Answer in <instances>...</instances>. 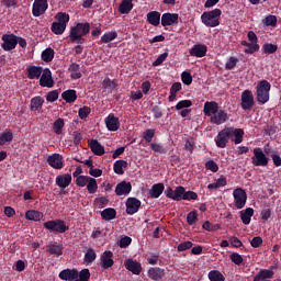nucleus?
Wrapping results in <instances>:
<instances>
[{
    "label": "nucleus",
    "instance_id": "864d4df0",
    "mask_svg": "<svg viewBox=\"0 0 281 281\" xmlns=\"http://www.w3.org/2000/svg\"><path fill=\"white\" fill-rule=\"evenodd\" d=\"M199 199V194L194 191H186L182 194V201H196Z\"/></svg>",
    "mask_w": 281,
    "mask_h": 281
},
{
    "label": "nucleus",
    "instance_id": "8fccbe9b",
    "mask_svg": "<svg viewBox=\"0 0 281 281\" xmlns=\"http://www.w3.org/2000/svg\"><path fill=\"white\" fill-rule=\"evenodd\" d=\"M87 190L89 194H95V192H98V180L90 177L88 180Z\"/></svg>",
    "mask_w": 281,
    "mask_h": 281
},
{
    "label": "nucleus",
    "instance_id": "aec40b11",
    "mask_svg": "<svg viewBox=\"0 0 281 281\" xmlns=\"http://www.w3.org/2000/svg\"><path fill=\"white\" fill-rule=\"evenodd\" d=\"M161 25L162 27H168L170 25H175V23H179V14L178 13H164L161 15Z\"/></svg>",
    "mask_w": 281,
    "mask_h": 281
},
{
    "label": "nucleus",
    "instance_id": "473e14b6",
    "mask_svg": "<svg viewBox=\"0 0 281 281\" xmlns=\"http://www.w3.org/2000/svg\"><path fill=\"white\" fill-rule=\"evenodd\" d=\"M117 216V211L113 207H108L101 211V218L103 221H115Z\"/></svg>",
    "mask_w": 281,
    "mask_h": 281
},
{
    "label": "nucleus",
    "instance_id": "4be33fe9",
    "mask_svg": "<svg viewBox=\"0 0 281 281\" xmlns=\"http://www.w3.org/2000/svg\"><path fill=\"white\" fill-rule=\"evenodd\" d=\"M55 183L61 190H65L66 188H69V186H71V175L64 173V175L57 176L56 179H55Z\"/></svg>",
    "mask_w": 281,
    "mask_h": 281
},
{
    "label": "nucleus",
    "instance_id": "7c9ffc66",
    "mask_svg": "<svg viewBox=\"0 0 281 281\" xmlns=\"http://www.w3.org/2000/svg\"><path fill=\"white\" fill-rule=\"evenodd\" d=\"M212 124H225L227 122V114L223 110H218L213 116H211Z\"/></svg>",
    "mask_w": 281,
    "mask_h": 281
},
{
    "label": "nucleus",
    "instance_id": "f704fd0d",
    "mask_svg": "<svg viewBox=\"0 0 281 281\" xmlns=\"http://www.w3.org/2000/svg\"><path fill=\"white\" fill-rule=\"evenodd\" d=\"M46 251L50 256H63V245H58V243L50 244L47 246Z\"/></svg>",
    "mask_w": 281,
    "mask_h": 281
},
{
    "label": "nucleus",
    "instance_id": "9d476101",
    "mask_svg": "<svg viewBox=\"0 0 281 281\" xmlns=\"http://www.w3.org/2000/svg\"><path fill=\"white\" fill-rule=\"evenodd\" d=\"M47 164L50 168H54V170H63L65 167V160L60 154H52L48 156Z\"/></svg>",
    "mask_w": 281,
    "mask_h": 281
},
{
    "label": "nucleus",
    "instance_id": "ea45409f",
    "mask_svg": "<svg viewBox=\"0 0 281 281\" xmlns=\"http://www.w3.org/2000/svg\"><path fill=\"white\" fill-rule=\"evenodd\" d=\"M131 10H133V0H122L119 12L121 14H130Z\"/></svg>",
    "mask_w": 281,
    "mask_h": 281
},
{
    "label": "nucleus",
    "instance_id": "58836bf2",
    "mask_svg": "<svg viewBox=\"0 0 281 281\" xmlns=\"http://www.w3.org/2000/svg\"><path fill=\"white\" fill-rule=\"evenodd\" d=\"M241 45L244 47H248L246 49H244V54H256V52L260 50V45L259 44H252L251 42H247V41H241Z\"/></svg>",
    "mask_w": 281,
    "mask_h": 281
},
{
    "label": "nucleus",
    "instance_id": "72a5a7b5",
    "mask_svg": "<svg viewBox=\"0 0 281 281\" xmlns=\"http://www.w3.org/2000/svg\"><path fill=\"white\" fill-rule=\"evenodd\" d=\"M239 214L243 224L249 225V223H251V216H254V209L247 207L246 210L240 211Z\"/></svg>",
    "mask_w": 281,
    "mask_h": 281
},
{
    "label": "nucleus",
    "instance_id": "f8f14e48",
    "mask_svg": "<svg viewBox=\"0 0 281 281\" xmlns=\"http://www.w3.org/2000/svg\"><path fill=\"white\" fill-rule=\"evenodd\" d=\"M47 8H49L47 0H34L32 9L33 16H42V14L47 12Z\"/></svg>",
    "mask_w": 281,
    "mask_h": 281
},
{
    "label": "nucleus",
    "instance_id": "37998d69",
    "mask_svg": "<svg viewBox=\"0 0 281 281\" xmlns=\"http://www.w3.org/2000/svg\"><path fill=\"white\" fill-rule=\"evenodd\" d=\"M63 128H65V120L59 117L53 124V131L56 135H63Z\"/></svg>",
    "mask_w": 281,
    "mask_h": 281
},
{
    "label": "nucleus",
    "instance_id": "7ed1b4c3",
    "mask_svg": "<svg viewBox=\"0 0 281 281\" xmlns=\"http://www.w3.org/2000/svg\"><path fill=\"white\" fill-rule=\"evenodd\" d=\"M43 227L50 232V234H65V232H69V226H67V222L63 220H50L43 224Z\"/></svg>",
    "mask_w": 281,
    "mask_h": 281
},
{
    "label": "nucleus",
    "instance_id": "774afa93",
    "mask_svg": "<svg viewBox=\"0 0 281 281\" xmlns=\"http://www.w3.org/2000/svg\"><path fill=\"white\" fill-rule=\"evenodd\" d=\"M46 100H47L48 102H56V100H58V90L49 91V92L46 94Z\"/></svg>",
    "mask_w": 281,
    "mask_h": 281
},
{
    "label": "nucleus",
    "instance_id": "ddd939ff",
    "mask_svg": "<svg viewBox=\"0 0 281 281\" xmlns=\"http://www.w3.org/2000/svg\"><path fill=\"white\" fill-rule=\"evenodd\" d=\"M100 261L101 269H111V267L115 265V261H113V252L111 250H105L103 254H101Z\"/></svg>",
    "mask_w": 281,
    "mask_h": 281
},
{
    "label": "nucleus",
    "instance_id": "bf43d9fd",
    "mask_svg": "<svg viewBox=\"0 0 281 281\" xmlns=\"http://www.w3.org/2000/svg\"><path fill=\"white\" fill-rule=\"evenodd\" d=\"M265 25H267V27H276V25H278V18L276 15L266 16Z\"/></svg>",
    "mask_w": 281,
    "mask_h": 281
},
{
    "label": "nucleus",
    "instance_id": "f03ea898",
    "mask_svg": "<svg viewBox=\"0 0 281 281\" xmlns=\"http://www.w3.org/2000/svg\"><path fill=\"white\" fill-rule=\"evenodd\" d=\"M221 9H214L212 11H205L201 14V21L205 27H218L221 25Z\"/></svg>",
    "mask_w": 281,
    "mask_h": 281
},
{
    "label": "nucleus",
    "instance_id": "de8ad7c7",
    "mask_svg": "<svg viewBox=\"0 0 281 281\" xmlns=\"http://www.w3.org/2000/svg\"><path fill=\"white\" fill-rule=\"evenodd\" d=\"M25 218H27V221H41L43 214L38 211L31 210L25 213Z\"/></svg>",
    "mask_w": 281,
    "mask_h": 281
},
{
    "label": "nucleus",
    "instance_id": "e2e57ef3",
    "mask_svg": "<svg viewBox=\"0 0 281 281\" xmlns=\"http://www.w3.org/2000/svg\"><path fill=\"white\" fill-rule=\"evenodd\" d=\"M192 102L190 100H181L176 104V111H181V109H190Z\"/></svg>",
    "mask_w": 281,
    "mask_h": 281
},
{
    "label": "nucleus",
    "instance_id": "dca6fc26",
    "mask_svg": "<svg viewBox=\"0 0 281 281\" xmlns=\"http://www.w3.org/2000/svg\"><path fill=\"white\" fill-rule=\"evenodd\" d=\"M40 85L42 87H47L48 89L54 87V79L52 78V70H49V68H45L44 71H42V76H40Z\"/></svg>",
    "mask_w": 281,
    "mask_h": 281
},
{
    "label": "nucleus",
    "instance_id": "3c124183",
    "mask_svg": "<svg viewBox=\"0 0 281 281\" xmlns=\"http://www.w3.org/2000/svg\"><path fill=\"white\" fill-rule=\"evenodd\" d=\"M184 188L182 186L177 187L173 190V195L171 196L172 201H183Z\"/></svg>",
    "mask_w": 281,
    "mask_h": 281
},
{
    "label": "nucleus",
    "instance_id": "603ef678",
    "mask_svg": "<svg viewBox=\"0 0 281 281\" xmlns=\"http://www.w3.org/2000/svg\"><path fill=\"white\" fill-rule=\"evenodd\" d=\"M278 52V45L266 43L262 45L263 54H276Z\"/></svg>",
    "mask_w": 281,
    "mask_h": 281
},
{
    "label": "nucleus",
    "instance_id": "a19ab883",
    "mask_svg": "<svg viewBox=\"0 0 281 281\" xmlns=\"http://www.w3.org/2000/svg\"><path fill=\"white\" fill-rule=\"evenodd\" d=\"M12 139H14V134L12 133V131L8 130L0 133V146H5V144H10Z\"/></svg>",
    "mask_w": 281,
    "mask_h": 281
},
{
    "label": "nucleus",
    "instance_id": "6e6552de",
    "mask_svg": "<svg viewBox=\"0 0 281 281\" xmlns=\"http://www.w3.org/2000/svg\"><path fill=\"white\" fill-rule=\"evenodd\" d=\"M2 41V49H4V52H12V49H16V45H19L18 37L14 34H4Z\"/></svg>",
    "mask_w": 281,
    "mask_h": 281
},
{
    "label": "nucleus",
    "instance_id": "338daca9",
    "mask_svg": "<svg viewBox=\"0 0 281 281\" xmlns=\"http://www.w3.org/2000/svg\"><path fill=\"white\" fill-rule=\"evenodd\" d=\"M205 168L211 172H216L218 170V165L214 160H209L205 162Z\"/></svg>",
    "mask_w": 281,
    "mask_h": 281
},
{
    "label": "nucleus",
    "instance_id": "680f3d73",
    "mask_svg": "<svg viewBox=\"0 0 281 281\" xmlns=\"http://www.w3.org/2000/svg\"><path fill=\"white\" fill-rule=\"evenodd\" d=\"M229 259L232 262H234V265H237L238 267H240V265H243V256H240V254H238V252L231 254Z\"/></svg>",
    "mask_w": 281,
    "mask_h": 281
},
{
    "label": "nucleus",
    "instance_id": "39448f33",
    "mask_svg": "<svg viewBox=\"0 0 281 281\" xmlns=\"http://www.w3.org/2000/svg\"><path fill=\"white\" fill-rule=\"evenodd\" d=\"M233 198L235 207L237 210H243L247 205V192L243 188H237L233 191Z\"/></svg>",
    "mask_w": 281,
    "mask_h": 281
},
{
    "label": "nucleus",
    "instance_id": "393cba45",
    "mask_svg": "<svg viewBox=\"0 0 281 281\" xmlns=\"http://www.w3.org/2000/svg\"><path fill=\"white\" fill-rule=\"evenodd\" d=\"M43 71H44L43 67H41V66H29L26 68V74H27L29 80H35V79L41 78Z\"/></svg>",
    "mask_w": 281,
    "mask_h": 281
},
{
    "label": "nucleus",
    "instance_id": "2f4dec72",
    "mask_svg": "<svg viewBox=\"0 0 281 281\" xmlns=\"http://www.w3.org/2000/svg\"><path fill=\"white\" fill-rule=\"evenodd\" d=\"M68 71H70V78L72 80H80V78H82V72H80V64H70V66L68 67Z\"/></svg>",
    "mask_w": 281,
    "mask_h": 281
},
{
    "label": "nucleus",
    "instance_id": "b1692460",
    "mask_svg": "<svg viewBox=\"0 0 281 281\" xmlns=\"http://www.w3.org/2000/svg\"><path fill=\"white\" fill-rule=\"evenodd\" d=\"M105 126L108 131H119L120 130V119L116 117L114 114H110L105 117Z\"/></svg>",
    "mask_w": 281,
    "mask_h": 281
},
{
    "label": "nucleus",
    "instance_id": "412c9836",
    "mask_svg": "<svg viewBox=\"0 0 281 281\" xmlns=\"http://www.w3.org/2000/svg\"><path fill=\"white\" fill-rule=\"evenodd\" d=\"M58 278L65 281L78 280V270L77 269H64L59 272Z\"/></svg>",
    "mask_w": 281,
    "mask_h": 281
},
{
    "label": "nucleus",
    "instance_id": "c9c22d12",
    "mask_svg": "<svg viewBox=\"0 0 281 281\" xmlns=\"http://www.w3.org/2000/svg\"><path fill=\"white\" fill-rule=\"evenodd\" d=\"M63 100L67 102L68 104H71L72 102H76L78 100V94L76 90H66L61 93Z\"/></svg>",
    "mask_w": 281,
    "mask_h": 281
},
{
    "label": "nucleus",
    "instance_id": "f3484780",
    "mask_svg": "<svg viewBox=\"0 0 281 281\" xmlns=\"http://www.w3.org/2000/svg\"><path fill=\"white\" fill-rule=\"evenodd\" d=\"M189 54L195 58H203L207 55V46L205 44H194Z\"/></svg>",
    "mask_w": 281,
    "mask_h": 281
},
{
    "label": "nucleus",
    "instance_id": "20e7f679",
    "mask_svg": "<svg viewBox=\"0 0 281 281\" xmlns=\"http://www.w3.org/2000/svg\"><path fill=\"white\" fill-rule=\"evenodd\" d=\"M269 91H271V83L267 80H261L257 85V102L259 104H267L269 102Z\"/></svg>",
    "mask_w": 281,
    "mask_h": 281
},
{
    "label": "nucleus",
    "instance_id": "e433bc0d",
    "mask_svg": "<svg viewBox=\"0 0 281 281\" xmlns=\"http://www.w3.org/2000/svg\"><path fill=\"white\" fill-rule=\"evenodd\" d=\"M95 258H98V254L95 252V249L88 248L83 257V262L86 265H93V262H95Z\"/></svg>",
    "mask_w": 281,
    "mask_h": 281
},
{
    "label": "nucleus",
    "instance_id": "13d9d810",
    "mask_svg": "<svg viewBox=\"0 0 281 281\" xmlns=\"http://www.w3.org/2000/svg\"><path fill=\"white\" fill-rule=\"evenodd\" d=\"M196 221H199V214L196 213V211L189 212L187 215L188 225H194V223H196Z\"/></svg>",
    "mask_w": 281,
    "mask_h": 281
},
{
    "label": "nucleus",
    "instance_id": "6ab92c4d",
    "mask_svg": "<svg viewBox=\"0 0 281 281\" xmlns=\"http://www.w3.org/2000/svg\"><path fill=\"white\" fill-rule=\"evenodd\" d=\"M231 142L234 144H243V137H245V131L243 128L228 127Z\"/></svg>",
    "mask_w": 281,
    "mask_h": 281
},
{
    "label": "nucleus",
    "instance_id": "1a4fd4ad",
    "mask_svg": "<svg viewBox=\"0 0 281 281\" xmlns=\"http://www.w3.org/2000/svg\"><path fill=\"white\" fill-rule=\"evenodd\" d=\"M229 128L225 127L224 130L220 131L217 136L215 137V144L217 148H226L227 143L229 142L231 136H229Z\"/></svg>",
    "mask_w": 281,
    "mask_h": 281
},
{
    "label": "nucleus",
    "instance_id": "5fc2aeb1",
    "mask_svg": "<svg viewBox=\"0 0 281 281\" xmlns=\"http://www.w3.org/2000/svg\"><path fill=\"white\" fill-rule=\"evenodd\" d=\"M57 23H60L61 25H65L67 27V24L69 23V15L65 12H59L56 15Z\"/></svg>",
    "mask_w": 281,
    "mask_h": 281
},
{
    "label": "nucleus",
    "instance_id": "0eeeda50",
    "mask_svg": "<svg viewBox=\"0 0 281 281\" xmlns=\"http://www.w3.org/2000/svg\"><path fill=\"white\" fill-rule=\"evenodd\" d=\"M252 166H269V158L260 147L254 149Z\"/></svg>",
    "mask_w": 281,
    "mask_h": 281
},
{
    "label": "nucleus",
    "instance_id": "2eb2a0df",
    "mask_svg": "<svg viewBox=\"0 0 281 281\" xmlns=\"http://www.w3.org/2000/svg\"><path fill=\"white\" fill-rule=\"evenodd\" d=\"M276 269H278L277 266H271L269 269H261L254 278V281H265V280H271L273 276H276V272H273Z\"/></svg>",
    "mask_w": 281,
    "mask_h": 281
},
{
    "label": "nucleus",
    "instance_id": "c85d7f7f",
    "mask_svg": "<svg viewBox=\"0 0 281 281\" xmlns=\"http://www.w3.org/2000/svg\"><path fill=\"white\" fill-rule=\"evenodd\" d=\"M164 190H166V187L164 186V183L154 184L149 190L150 199H159L161 194H164Z\"/></svg>",
    "mask_w": 281,
    "mask_h": 281
},
{
    "label": "nucleus",
    "instance_id": "79ce46f5",
    "mask_svg": "<svg viewBox=\"0 0 281 281\" xmlns=\"http://www.w3.org/2000/svg\"><path fill=\"white\" fill-rule=\"evenodd\" d=\"M65 30H67V26H65V24H61L59 22L52 23L50 31L53 32V34L60 36L61 34H65Z\"/></svg>",
    "mask_w": 281,
    "mask_h": 281
},
{
    "label": "nucleus",
    "instance_id": "9b49d317",
    "mask_svg": "<svg viewBox=\"0 0 281 281\" xmlns=\"http://www.w3.org/2000/svg\"><path fill=\"white\" fill-rule=\"evenodd\" d=\"M126 214L133 216V214H137L139 212V207H142V201L137 198H128L125 202Z\"/></svg>",
    "mask_w": 281,
    "mask_h": 281
},
{
    "label": "nucleus",
    "instance_id": "49530a36",
    "mask_svg": "<svg viewBox=\"0 0 281 281\" xmlns=\"http://www.w3.org/2000/svg\"><path fill=\"white\" fill-rule=\"evenodd\" d=\"M115 38H117V33L115 31L106 32L101 36L100 42L106 44L115 41Z\"/></svg>",
    "mask_w": 281,
    "mask_h": 281
},
{
    "label": "nucleus",
    "instance_id": "4468645a",
    "mask_svg": "<svg viewBox=\"0 0 281 281\" xmlns=\"http://www.w3.org/2000/svg\"><path fill=\"white\" fill-rule=\"evenodd\" d=\"M132 190L133 184H131V182H126L125 180H123L116 184L114 192L116 196H128Z\"/></svg>",
    "mask_w": 281,
    "mask_h": 281
},
{
    "label": "nucleus",
    "instance_id": "4c0bfd02",
    "mask_svg": "<svg viewBox=\"0 0 281 281\" xmlns=\"http://www.w3.org/2000/svg\"><path fill=\"white\" fill-rule=\"evenodd\" d=\"M124 168H128V161L123 159L116 160L113 165L115 175H124Z\"/></svg>",
    "mask_w": 281,
    "mask_h": 281
},
{
    "label": "nucleus",
    "instance_id": "bb28decb",
    "mask_svg": "<svg viewBox=\"0 0 281 281\" xmlns=\"http://www.w3.org/2000/svg\"><path fill=\"white\" fill-rule=\"evenodd\" d=\"M165 276H166V270H164V269H161L159 267L150 268L148 270V278H150V280L159 281Z\"/></svg>",
    "mask_w": 281,
    "mask_h": 281
},
{
    "label": "nucleus",
    "instance_id": "69168bd1",
    "mask_svg": "<svg viewBox=\"0 0 281 281\" xmlns=\"http://www.w3.org/2000/svg\"><path fill=\"white\" fill-rule=\"evenodd\" d=\"M78 278L82 281H89L91 278V272L89 269H82L80 272H78Z\"/></svg>",
    "mask_w": 281,
    "mask_h": 281
},
{
    "label": "nucleus",
    "instance_id": "c03bdc74",
    "mask_svg": "<svg viewBox=\"0 0 281 281\" xmlns=\"http://www.w3.org/2000/svg\"><path fill=\"white\" fill-rule=\"evenodd\" d=\"M149 148L155 155H166V153H168V149L158 143H150Z\"/></svg>",
    "mask_w": 281,
    "mask_h": 281
},
{
    "label": "nucleus",
    "instance_id": "f257e3e1",
    "mask_svg": "<svg viewBox=\"0 0 281 281\" xmlns=\"http://www.w3.org/2000/svg\"><path fill=\"white\" fill-rule=\"evenodd\" d=\"M91 32V24L89 22L86 23H77L76 26L70 29L69 38L71 43H77V45L85 44V37L87 34Z\"/></svg>",
    "mask_w": 281,
    "mask_h": 281
},
{
    "label": "nucleus",
    "instance_id": "4d7b16f0",
    "mask_svg": "<svg viewBox=\"0 0 281 281\" xmlns=\"http://www.w3.org/2000/svg\"><path fill=\"white\" fill-rule=\"evenodd\" d=\"M102 87L104 89H110V91H113V89H117V83H115V81L111 80V78H105L102 81Z\"/></svg>",
    "mask_w": 281,
    "mask_h": 281
},
{
    "label": "nucleus",
    "instance_id": "6e6d98bb",
    "mask_svg": "<svg viewBox=\"0 0 281 281\" xmlns=\"http://www.w3.org/2000/svg\"><path fill=\"white\" fill-rule=\"evenodd\" d=\"M78 115H79L80 120H87V117H89V115H91V108L87 106V105L80 108L78 111Z\"/></svg>",
    "mask_w": 281,
    "mask_h": 281
},
{
    "label": "nucleus",
    "instance_id": "a18cd8bd",
    "mask_svg": "<svg viewBox=\"0 0 281 281\" xmlns=\"http://www.w3.org/2000/svg\"><path fill=\"white\" fill-rule=\"evenodd\" d=\"M54 49L52 47L46 48L42 52V60L44 63H52L54 60Z\"/></svg>",
    "mask_w": 281,
    "mask_h": 281
},
{
    "label": "nucleus",
    "instance_id": "423d86ee",
    "mask_svg": "<svg viewBox=\"0 0 281 281\" xmlns=\"http://www.w3.org/2000/svg\"><path fill=\"white\" fill-rule=\"evenodd\" d=\"M255 104H256V101H254V92H251V90H244L241 92V102H240V106L243 111H251Z\"/></svg>",
    "mask_w": 281,
    "mask_h": 281
},
{
    "label": "nucleus",
    "instance_id": "a878e982",
    "mask_svg": "<svg viewBox=\"0 0 281 281\" xmlns=\"http://www.w3.org/2000/svg\"><path fill=\"white\" fill-rule=\"evenodd\" d=\"M90 150L93 153V155H97V157H102L104 155V146L98 142V139H91L89 142Z\"/></svg>",
    "mask_w": 281,
    "mask_h": 281
},
{
    "label": "nucleus",
    "instance_id": "09e8293b",
    "mask_svg": "<svg viewBox=\"0 0 281 281\" xmlns=\"http://www.w3.org/2000/svg\"><path fill=\"white\" fill-rule=\"evenodd\" d=\"M209 280L210 281H225V276L221 273L218 270H211L209 272Z\"/></svg>",
    "mask_w": 281,
    "mask_h": 281
},
{
    "label": "nucleus",
    "instance_id": "052dcab7",
    "mask_svg": "<svg viewBox=\"0 0 281 281\" xmlns=\"http://www.w3.org/2000/svg\"><path fill=\"white\" fill-rule=\"evenodd\" d=\"M154 137H155V130H153V128L146 130L143 133V139H145V142H147V144H150V142H153Z\"/></svg>",
    "mask_w": 281,
    "mask_h": 281
},
{
    "label": "nucleus",
    "instance_id": "5701e85b",
    "mask_svg": "<svg viewBox=\"0 0 281 281\" xmlns=\"http://www.w3.org/2000/svg\"><path fill=\"white\" fill-rule=\"evenodd\" d=\"M203 112L206 117H212V115H216V113H218V103L216 101H206L204 103Z\"/></svg>",
    "mask_w": 281,
    "mask_h": 281
},
{
    "label": "nucleus",
    "instance_id": "0e129e2a",
    "mask_svg": "<svg viewBox=\"0 0 281 281\" xmlns=\"http://www.w3.org/2000/svg\"><path fill=\"white\" fill-rule=\"evenodd\" d=\"M181 80L183 85H187L188 87H190V85H192V74H190L189 71H183L181 74Z\"/></svg>",
    "mask_w": 281,
    "mask_h": 281
},
{
    "label": "nucleus",
    "instance_id": "a211bd4d",
    "mask_svg": "<svg viewBox=\"0 0 281 281\" xmlns=\"http://www.w3.org/2000/svg\"><path fill=\"white\" fill-rule=\"evenodd\" d=\"M124 267L134 276H139V273H142V263H139L137 260L126 259L124 261Z\"/></svg>",
    "mask_w": 281,
    "mask_h": 281
},
{
    "label": "nucleus",
    "instance_id": "cd10ccee",
    "mask_svg": "<svg viewBox=\"0 0 281 281\" xmlns=\"http://www.w3.org/2000/svg\"><path fill=\"white\" fill-rule=\"evenodd\" d=\"M43 104H45V99L43 97H33L30 102V111H41Z\"/></svg>",
    "mask_w": 281,
    "mask_h": 281
},
{
    "label": "nucleus",
    "instance_id": "c756f323",
    "mask_svg": "<svg viewBox=\"0 0 281 281\" xmlns=\"http://www.w3.org/2000/svg\"><path fill=\"white\" fill-rule=\"evenodd\" d=\"M147 21L154 27H158L159 23H161V13L159 11H151L147 13Z\"/></svg>",
    "mask_w": 281,
    "mask_h": 281
}]
</instances>
